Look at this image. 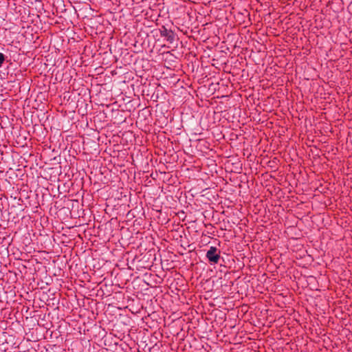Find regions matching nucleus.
Listing matches in <instances>:
<instances>
[{"mask_svg": "<svg viewBox=\"0 0 352 352\" xmlns=\"http://www.w3.org/2000/svg\"><path fill=\"white\" fill-rule=\"evenodd\" d=\"M7 57L1 52H0V67H2L3 63L6 60Z\"/></svg>", "mask_w": 352, "mask_h": 352, "instance_id": "7ed1b4c3", "label": "nucleus"}, {"mask_svg": "<svg viewBox=\"0 0 352 352\" xmlns=\"http://www.w3.org/2000/svg\"><path fill=\"white\" fill-rule=\"evenodd\" d=\"M221 250L216 247L211 246L206 252V258L210 265L219 263L221 259Z\"/></svg>", "mask_w": 352, "mask_h": 352, "instance_id": "f03ea898", "label": "nucleus"}, {"mask_svg": "<svg viewBox=\"0 0 352 352\" xmlns=\"http://www.w3.org/2000/svg\"><path fill=\"white\" fill-rule=\"evenodd\" d=\"M1 349H0L1 351H6V349L4 347V345L3 346H1Z\"/></svg>", "mask_w": 352, "mask_h": 352, "instance_id": "39448f33", "label": "nucleus"}, {"mask_svg": "<svg viewBox=\"0 0 352 352\" xmlns=\"http://www.w3.org/2000/svg\"><path fill=\"white\" fill-rule=\"evenodd\" d=\"M230 275V273H226L225 275H224V278H226L227 276L229 277V276Z\"/></svg>", "mask_w": 352, "mask_h": 352, "instance_id": "423d86ee", "label": "nucleus"}, {"mask_svg": "<svg viewBox=\"0 0 352 352\" xmlns=\"http://www.w3.org/2000/svg\"><path fill=\"white\" fill-rule=\"evenodd\" d=\"M186 346V343H181L180 344H178L177 346V351L179 350V348H182V349H184Z\"/></svg>", "mask_w": 352, "mask_h": 352, "instance_id": "20e7f679", "label": "nucleus"}, {"mask_svg": "<svg viewBox=\"0 0 352 352\" xmlns=\"http://www.w3.org/2000/svg\"><path fill=\"white\" fill-rule=\"evenodd\" d=\"M160 35L163 37L169 44H173L177 41V36L176 33L170 29H168L166 26L162 25L160 29Z\"/></svg>", "mask_w": 352, "mask_h": 352, "instance_id": "f257e3e1", "label": "nucleus"}]
</instances>
